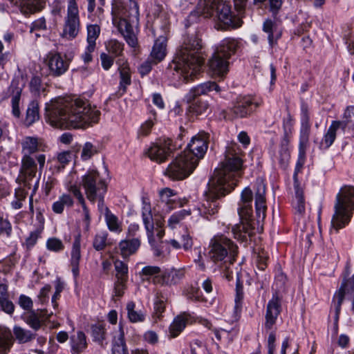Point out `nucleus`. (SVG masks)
Wrapping results in <instances>:
<instances>
[{
    "mask_svg": "<svg viewBox=\"0 0 354 354\" xmlns=\"http://www.w3.org/2000/svg\"><path fill=\"white\" fill-rule=\"evenodd\" d=\"M80 244L81 234L77 233L74 237L71 252V266L72 272L75 277L79 275V264L81 259Z\"/></svg>",
    "mask_w": 354,
    "mask_h": 354,
    "instance_id": "nucleus-27",
    "label": "nucleus"
},
{
    "mask_svg": "<svg viewBox=\"0 0 354 354\" xmlns=\"http://www.w3.org/2000/svg\"><path fill=\"white\" fill-rule=\"evenodd\" d=\"M161 270L158 266H147L142 269L140 274L142 277H145L143 279L148 280L150 277L159 274Z\"/></svg>",
    "mask_w": 354,
    "mask_h": 354,
    "instance_id": "nucleus-61",
    "label": "nucleus"
},
{
    "mask_svg": "<svg viewBox=\"0 0 354 354\" xmlns=\"http://www.w3.org/2000/svg\"><path fill=\"white\" fill-rule=\"evenodd\" d=\"M354 118V105L348 106L343 113V120H333L319 143L320 149H328L335 142L338 130L345 132Z\"/></svg>",
    "mask_w": 354,
    "mask_h": 354,
    "instance_id": "nucleus-9",
    "label": "nucleus"
},
{
    "mask_svg": "<svg viewBox=\"0 0 354 354\" xmlns=\"http://www.w3.org/2000/svg\"><path fill=\"white\" fill-rule=\"evenodd\" d=\"M44 62L48 68L49 75L53 77H59L64 74L70 65V59L65 55L52 51L46 55Z\"/></svg>",
    "mask_w": 354,
    "mask_h": 354,
    "instance_id": "nucleus-15",
    "label": "nucleus"
},
{
    "mask_svg": "<svg viewBox=\"0 0 354 354\" xmlns=\"http://www.w3.org/2000/svg\"><path fill=\"white\" fill-rule=\"evenodd\" d=\"M39 118V105L36 101H32L28 105L26 110V118L24 124L29 127L35 122Z\"/></svg>",
    "mask_w": 354,
    "mask_h": 354,
    "instance_id": "nucleus-44",
    "label": "nucleus"
},
{
    "mask_svg": "<svg viewBox=\"0 0 354 354\" xmlns=\"http://www.w3.org/2000/svg\"><path fill=\"white\" fill-rule=\"evenodd\" d=\"M209 248V257L215 263L224 261L229 254L234 257L237 254V246L224 236L212 239Z\"/></svg>",
    "mask_w": 354,
    "mask_h": 354,
    "instance_id": "nucleus-10",
    "label": "nucleus"
},
{
    "mask_svg": "<svg viewBox=\"0 0 354 354\" xmlns=\"http://www.w3.org/2000/svg\"><path fill=\"white\" fill-rule=\"evenodd\" d=\"M9 91L12 94V113L15 117L19 118L21 115V111L19 109V101L22 91V88L19 86V83L17 81L13 80L10 84Z\"/></svg>",
    "mask_w": 354,
    "mask_h": 354,
    "instance_id": "nucleus-29",
    "label": "nucleus"
},
{
    "mask_svg": "<svg viewBox=\"0 0 354 354\" xmlns=\"http://www.w3.org/2000/svg\"><path fill=\"white\" fill-rule=\"evenodd\" d=\"M112 354H128L124 338V332L121 327L120 328L118 336L113 338Z\"/></svg>",
    "mask_w": 354,
    "mask_h": 354,
    "instance_id": "nucleus-46",
    "label": "nucleus"
},
{
    "mask_svg": "<svg viewBox=\"0 0 354 354\" xmlns=\"http://www.w3.org/2000/svg\"><path fill=\"white\" fill-rule=\"evenodd\" d=\"M91 335L95 342L102 344L106 339V329L103 324H97L91 326Z\"/></svg>",
    "mask_w": 354,
    "mask_h": 354,
    "instance_id": "nucleus-51",
    "label": "nucleus"
},
{
    "mask_svg": "<svg viewBox=\"0 0 354 354\" xmlns=\"http://www.w3.org/2000/svg\"><path fill=\"white\" fill-rule=\"evenodd\" d=\"M245 117L252 115L256 111L257 109L261 104V100L252 95L245 96Z\"/></svg>",
    "mask_w": 354,
    "mask_h": 354,
    "instance_id": "nucleus-45",
    "label": "nucleus"
},
{
    "mask_svg": "<svg viewBox=\"0 0 354 354\" xmlns=\"http://www.w3.org/2000/svg\"><path fill=\"white\" fill-rule=\"evenodd\" d=\"M46 248L50 251L59 252L64 249V245L60 239L53 237L47 240Z\"/></svg>",
    "mask_w": 354,
    "mask_h": 354,
    "instance_id": "nucleus-59",
    "label": "nucleus"
},
{
    "mask_svg": "<svg viewBox=\"0 0 354 354\" xmlns=\"http://www.w3.org/2000/svg\"><path fill=\"white\" fill-rule=\"evenodd\" d=\"M212 91L220 92L221 88L214 82H206L192 88L186 95L185 97L187 100H193L194 98L202 95H207L209 92Z\"/></svg>",
    "mask_w": 354,
    "mask_h": 354,
    "instance_id": "nucleus-25",
    "label": "nucleus"
},
{
    "mask_svg": "<svg viewBox=\"0 0 354 354\" xmlns=\"http://www.w3.org/2000/svg\"><path fill=\"white\" fill-rule=\"evenodd\" d=\"M166 299L162 295L160 292H157L156 295V300L154 302V313L153 315L157 319H160L162 313L165 309Z\"/></svg>",
    "mask_w": 354,
    "mask_h": 354,
    "instance_id": "nucleus-53",
    "label": "nucleus"
},
{
    "mask_svg": "<svg viewBox=\"0 0 354 354\" xmlns=\"http://www.w3.org/2000/svg\"><path fill=\"white\" fill-rule=\"evenodd\" d=\"M12 333L15 339L19 344H26L35 338V334L19 326H14Z\"/></svg>",
    "mask_w": 354,
    "mask_h": 354,
    "instance_id": "nucleus-38",
    "label": "nucleus"
},
{
    "mask_svg": "<svg viewBox=\"0 0 354 354\" xmlns=\"http://www.w3.org/2000/svg\"><path fill=\"white\" fill-rule=\"evenodd\" d=\"M139 21V7L135 1H131L129 10L117 6L113 11V23L131 47L138 44L137 26Z\"/></svg>",
    "mask_w": 354,
    "mask_h": 354,
    "instance_id": "nucleus-5",
    "label": "nucleus"
},
{
    "mask_svg": "<svg viewBox=\"0 0 354 354\" xmlns=\"http://www.w3.org/2000/svg\"><path fill=\"white\" fill-rule=\"evenodd\" d=\"M262 30L268 34V40L270 46L277 44L278 40L281 37L282 29L274 19L267 18L263 23Z\"/></svg>",
    "mask_w": 354,
    "mask_h": 354,
    "instance_id": "nucleus-22",
    "label": "nucleus"
},
{
    "mask_svg": "<svg viewBox=\"0 0 354 354\" xmlns=\"http://www.w3.org/2000/svg\"><path fill=\"white\" fill-rule=\"evenodd\" d=\"M252 249V259L255 261L259 269L264 270L267 267L268 260V252L264 250L259 238L254 239V243L250 245Z\"/></svg>",
    "mask_w": 354,
    "mask_h": 354,
    "instance_id": "nucleus-23",
    "label": "nucleus"
},
{
    "mask_svg": "<svg viewBox=\"0 0 354 354\" xmlns=\"http://www.w3.org/2000/svg\"><path fill=\"white\" fill-rule=\"evenodd\" d=\"M67 190L69 192L68 194H72L73 197L78 201L80 204H83L86 202L80 186L77 185H69L67 187Z\"/></svg>",
    "mask_w": 354,
    "mask_h": 354,
    "instance_id": "nucleus-63",
    "label": "nucleus"
},
{
    "mask_svg": "<svg viewBox=\"0 0 354 354\" xmlns=\"http://www.w3.org/2000/svg\"><path fill=\"white\" fill-rule=\"evenodd\" d=\"M243 151L240 145L232 143L226 149L225 159L215 169L208 183L205 199L198 207L201 216L208 218L218 213V200L228 194L236 185L243 167Z\"/></svg>",
    "mask_w": 354,
    "mask_h": 354,
    "instance_id": "nucleus-1",
    "label": "nucleus"
},
{
    "mask_svg": "<svg viewBox=\"0 0 354 354\" xmlns=\"http://www.w3.org/2000/svg\"><path fill=\"white\" fill-rule=\"evenodd\" d=\"M72 354H80L87 347L86 337L82 331H78L76 335L71 337Z\"/></svg>",
    "mask_w": 354,
    "mask_h": 354,
    "instance_id": "nucleus-32",
    "label": "nucleus"
},
{
    "mask_svg": "<svg viewBox=\"0 0 354 354\" xmlns=\"http://www.w3.org/2000/svg\"><path fill=\"white\" fill-rule=\"evenodd\" d=\"M26 322L34 330H37L41 327V317L35 311L32 310L26 317Z\"/></svg>",
    "mask_w": 354,
    "mask_h": 354,
    "instance_id": "nucleus-56",
    "label": "nucleus"
},
{
    "mask_svg": "<svg viewBox=\"0 0 354 354\" xmlns=\"http://www.w3.org/2000/svg\"><path fill=\"white\" fill-rule=\"evenodd\" d=\"M295 197L292 201V206L295 211L299 214L305 213V198L304 196L303 189L299 183L294 184Z\"/></svg>",
    "mask_w": 354,
    "mask_h": 354,
    "instance_id": "nucleus-37",
    "label": "nucleus"
},
{
    "mask_svg": "<svg viewBox=\"0 0 354 354\" xmlns=\"http://www.w3.org/2000/svg\"><path fill=\"white\" fill-rule=\"evenodd\" d=\"M46 3V0H19L17 2L21 12L26 16L41 11Z\"/></svg>",
    "mask_w": 354,
    "mask_h": 354,
    "instance_id": "nucleus-26",
    "label": "nucleus"
},
{
    "mask_svg": "<svg viewBox=\"0 0 354 354\" xmlns=\"http://www.w3.org/2000/svg\"><path fill=\"white\" fill-rule=\"evenodd\" d=\"M238 47V41L234 39L228 38L223 41L217 52L223 54L225 58H229L234 54Z\"/></svg>",
    "mask_w": 354,
    "mask_h": 354,
    "instance_id": "nucleus-41",
    "label": "nucleus"
},
{
    "mask_svg": "<svg viewBox=\"0 0 354 354\" xmlns=\"http://www.w3.org/2000/svg\"><path fill=\"white\" fill-rule=\"evenodd\" d=\"M174 149V147L170 138H160L148 149V156L151 160L162 162L171 155Z\"/></svg>",
    "mask_w": 354,
    "mask_h": 354,
    "instance_id": "nucleus-17",
    "label": "nucleus"
},
{
    "mask_svg": "<svg viewBox=\"0 0 354 354\" xmlns=\"http://www.w3.org/2000/svg\"><path fill=\"white\" fill-rule=\"evenodd\" d=\"M197 164L182 153L169 164L165 174L172 180H183L190 175Z\"/></svg>",
    "mask_w": 354,
    "mask_h": 354,
    "instance_id": "nucleus-12",
    "label": "nucleus"
},
{
    "mask_svg": "<svg viewBox=\"0 0 354 354\" xmlns=\"http://www.w3.org/2000/svg\"><path fill=\"white\" fill-rule=\"evenodd\" d=\"M0 307L1 310L8 315H12L15 310V306L8 298L0 300Z\"/></svg>",
    "mask_w": 354,
    "mask_h": 354,
    "instance_id": "nucleus-64",
    "label": "nucleus"
},
{
    "mask_svg": "<svg viewBox=\"0 0 354 354\" xmlns=\"http://www.w3.org/2000/svg\"><path fill=\"white\" fill-rule=\"evenodd\" d=\"M238 15H232L226 0H201L197 6L196 13L205 17H214L220 23L223 29L236 28L242 24L243 0H234Z\"/></svg>",
    "mask_w": 354,
    "mask_h": 354,
    "instance_id": "nucleus-4",
    "label": "nucleus"
},
{
    "mask_svg": "<svg viewBox=\"0 0 354 354\" xmlns=\"http://www.w3.org/2000/svg\"><path fill=\"white\" fill-rule=\"evenodd\" d=\"M74 205V201L71 195L68 194H62L58 200L52 205V209L55 214H62L64 207L70 208Z\"/></svg>",
    "mask_w": 354,
    "mask_h": 354,
    "instance_id": "nucleus-36",
    "label": "nucleus"
},
{
    "mask_svg": "<svg viewBox=\"0 0 354 354\" xmlns=\"http://www.w3.org/2000/svg\"><path fill=\"white\" fill-rule=\"evenodd\" d=\"M346 283L343 282L339 290L335 293L333 300V305L335 310V320L338 321L339 315L341 310L342 302L345 298Z\"/></svg>",
    "mask_w": 354,
    "mask_h": 354,
    "instance_id": "nucleus-40",
    "label": "nucleus"
},
{
    "mask_svg": "<svg viewBox=\"0 0 354 354\" xmlns=\"http://www.w3.org/2000/svg\"><path fill=\"white\" fill-rule=\"evenodd\" d=\"M24 156H30L37 152L41 146V140L37 137L26 136L21 142Z\"/></svg>",
    "mask_w": 354,
    "mask_h": 354,
    "instance_id": "nucleus-30",
    "label": "nucleus"
},
{
    "mask_svg": "<svg viewBox=\"0 0 354 354\" xmlns=\"http://www.w3.org/2000/svg\"><path fill=\"white\" fill-rule=\"evenodd\" d=\"M227 58L218 52L214 53L209 62V68L214 75L223 77L228 71Z\"/></svg>",
    "mask_w": 354,
    "mask_h": 354,
    "instance_id": "nucleus-21",
    "label": "nucleus"
},
{
    "mask_svg": "<svg viewBox=\"0 0 354 354\" xmlns=\"http://www.w3.org/2000/svg\"><path fill=\"white\" fill-rule=\"evenodd\" d=\"M149 242L153 250V254L157 257H165L169 254L168 243L160 241L156 243L153 238V230L147 232Z\"/></svg>",
    "mask_w": 354,
    "mask_h": 354,
    "instance_id": "nucleus-31",
    "label": "nucleus"
},
{
    "mask_svg": "<svg viewBox=\"0 0 354 354\" xmlns=\"http://www.w3.org/2000/svg\"><path fill=\"white\" fill-rule=\"evenodd\" d=\"M281 300L278 292L275 291L267 304L264 324L266 330L272 329L276 324L277 319L281 310Z\"/></svg>",
    "mask_w": 354,
    "mask_h": 354,
    "instance_id": "nucleus-19",
    "label": "nucleus"
},
{
    "mask_svg": "<svg viewBox=\"0 0 354 354\" xmlns=\"http://www.w3.org/2000/svg\"><path fill=\"white\" fill-rule=\"evenodd\" d=\"M106 209V215L104 217L109 230L118 233L122 232V226L118 221V217L112 214L109 209Z\"/></svg>",
    "mask_w": 354,
    "mask_h": 354,
    "instance_id": "nucleus-48",
    "label": "nucleus"
},
{
    "mask_svg": "<svg viewBox=\"0 0 354 354\" xmlns=\"http://www.w3.org/2000/svg\"><path fill=\"white\" fill-rule=\"evenodd\" d=\"M243 206H240L238 209V213L240 218V223L239 224H235L232 229V232L234 236V238L240 241L241 243L243 241V236L242 235V232L243 231Z\"/></svg>",
    "mask_w": 354,
    "mask_h": 354,
    "instance_id": "nucleus-49",
    "label": "nucleus"
},
{
    "mask_svg": "<svg viewBox=\"0 0 354 354\" xmlns=\"http://www.w3.org/2000/svg\"><path fill=\"white\" fill-rule=\"evenodd\" d=\"M142 216L147 232L153 231L154 223L151 214V205L145 201L142 202Z\"/></svg>",
    "mask_w": 354,
    "mask_h": 354,
    "instance_id": "nucleus-42",
    "label": "nucleus"
},
{
    "mask_svg": "<svg viewBox=\"0 0 354 354\" xmlns=\"http://www.w3.org/2000/svg\"><path fill=\"white\" fill-rule=\"evenodd\" d=\"M354 212V187L344 185L336 196L334 214L331 219V231L338 232L350 223Z\"/></svg>",
    "mask_w": 354,
    "mask_h": 354,
    "instance_id": "nucleus-7",
    "label": "nucleus"
},
{
    "mask_svg": "<svg viewBox=\"0 0 354 354\" xmlns=\"http://www.w3.org/2000/svg\"><path fill=\"white\" fill-rule=\"evenodd\" d=\"M37 165L35 160L30 156H24L21 160L19 179L25 186L30 185L29 181L36 175Z\"/></svg>",
    "mask_w": 354,
    "mask_h": 354,
    "instance_id": "nucleus-20",
    "label": "nucleus"
},
{
    "mask_svg": "<svg viewBox=\"0 0 354 354\" xmlns=\"http://www.w3.org/2000/svg\"><path fill=\"white\" fill-rule=\"evenodd\" d=\"M311 131L310 114L308 104L301 103V127L299 129V153L293 174L294 184L299 183L298 174L302 171L306 162V151Z\"/></svg>",
    "mask_w": 354,
    "mask_h": 354,
    "instance_id": "nucleus-8",
    "label": "nucleus"
},
{
    "mask_svg": "<svg viewBox=\"0 0 354 354\" xmlns=\"http://www.w3.org/2000/svg\"><path fill=\"white\" fill-rule=\"evenodd\" d=\"M185 275L183 270L172 269L162 275V283L167 285L176 284Z\"/></svg>",
    "mask_w": 354,
    "mask_h": 354,
    "instance_id": "nucleus-43",
    "label": "nucleus"
},
{
    "mask_svg": "<svg viewBox=\"0 0 354 354\" xmlns=\"http://www.w3.org/2000/svg\"><path fill=\"white\" fill-rule=\"evenodd\" d=\"M255 192V208L257 219L253 218L251 207H248V203L252 201L253 192L250 187H245V234L250 236L252 230L263 221L266 217V185L261 178H257L253 185Z\"/></svg>",
    "mask_w": 354,
    "mask_h": 354,
    "instance_id": "nucleus-6",
    "label": "nucleus"
},
{
    "mask_svg": "<svg viewBox=\"0 0 354 354\" xmlns=\"http://www.w3.org/2000/svg\"><path fill=\"white\" fill-rule=\"evenodd\" d=\"M80 29V19L77 3L76 0H68L62 36L68 39H73L77 36Z\"/></svg>",
    "mask_w": 354,
    "mask_h": 354,
    "instance_id": "nucleus-13",
    "label": "nucleus"
},
{
    "mask_svg": "<svg viewBox=\"0 0 354 354\" xmlns=\"http://www.w3.org/2000/svg\"><path fill=\"white\" fill-rule=\"evenodd\" d=\"M124 44L116 39H110L106 44L107 50L115 56H119L123 51Z\"/></svg>",
    "mask_w": 354,
    "mask_h": 354,
    "instance_id": "nucleus-57",
    "label": "nucleus"
},
{
    "mask_svg": "<svg viewBox=\"0 0 354 354\" xmlns=\"http://www.w3.org/2000/svg\"><path fill=\"white\" fill-rule=\"evenodd\" d=\"M202 48V39L197 32L187 33L169 68L180 73L186 81L192 80L201 72L203 64Z\"/></svg>",
    "mask_w": 354,
    "mask_h": 354,
    "instance_id": "nucleus-3",
    "label": "nucleus"
},
{
    "mask_svg": "<svg viewBox=\"0 0 354 354\" xmlns=\"http://www.w3.org/2000/svg\"><path fill=\"white\" fill-rule=\"evenodd\" d=\"M189 105L188 111L189 113L196 115L205 113L209 108V104L206 100L196 97L193 100H187Z\"/></svg>",
    "mask_w": 354,
    "mask_h": 354,
    "instance_id": "nucleus-39",
    "label": "nucleus"
},
{
    "mask_svg": "<svg viewBox=\"0 0 354 354\" xmlns=\"http://www.w3.org/2000/svg\"><path fill=\"white\" fill-rule=\"evenodd\" d=\"M153 36L158 37L152 48L149 58L154 64L164 59L167 55V39L169 34V22L165 21L159 29L153 30Z\"/></svg>",
    "mask_w": 354,
    "mask_h": 354,
    "instance_id": "nucleus-14",
    "label": "nucleus"
},
{
    "mask_svg": "<svg viewBox=\"0 0 354 354\" xmlns=\"http://www.w3.org/2000/svg\"><path fill=\"white\" fill-rule=\"evenodd\" d=\"M12 344L11 331L6 327L0 326V354L8 353Z\"/></svg>",
    "mask_w": 354,
    "mask_h": 354,
    "instance_id": "nucleus-33",
    "label": "nucleus"
},
{
    "mask_svg": "<svg viewBox=\"0 0 354 354\" xmlns=\"http://www.w3.org/2000/svg\"><path fill=\"white\" fill-rule=\"evenodd\" d=\"M87 38L86 41L91 48L96 46V39L100 33V27L97 24H90L87 26Z\"/></svg>",
    "mask_w": 354,
    "mask_h": 354,
    "instance_id": "nucleus-50",
    "label": "nucleus"
},
{
    "mask_svg": "<svg viewBox=\"0 0 354 354\" xmlns=\"http://www.w3.org/2000/svg\"><path fill=\"white\" fill-rule=\"evenodd\" d=\"M82 185L87 199L94 203L96 198L104 195L107 190L106 185L97 171H92L82 177Z\"/></svg>",
    "mask_w": 354,
    "mask_h": 354,
    "instance_id": "nucleus-11",
    "label": "nucleus"
},
{
    "mask_svg": "<svg viewBox=\"0 0 354 354\" xmlns=\"http://www.w3.org/2000/svg\"><path fill=\"white\" fill-rule=\"evenodd\" d=\"M160 199L162 202L165 203L169 209H173L170 204L174 201L171 198L174 196V191L169 188H165L160 192Z\"/></svg>",
    "mask_w": 354,
    "mask_h": 354,
    "instance_id": "nucleus-62",
    "label": "nucleus"
},
{
    "mask_svg": "<svg viewBox=\"0 0 354 354\" xmlns=\"http://www.w3.org/2000/svg\"><path fill=\"white\" fill-rule=\"evenodd\" d=\"M190 214L191 212L186 209H181L174 213L168 219V226L171 228H175L181 221Z\"/></svg>",
    "mask_w": 354,
    "mask_h": 354,
    "instance_id": "nucleus-52",
    "label": "nucleus"
},
{
    "mask_svg": "<svg viewBox=\"0 0 354 354\" xmlns=\"http://www.w3.org/2000/svg\"><path fill=\"white\" fill-rule=\"evenodd\" d=\"M140 246V241L138 238L122 240L119 243L118 249L123 258H128L134 254Z\"/></svg>",
    "mask_w": 354,
    "mask_h": 354,
    "instance_id": "nucleus-28",
    "label": "nucleus"
},
{
    "mask_svg": "<svg viewBox=\"0 0 354 354\" xmlns=\"http://www.w3.org/2000/svg\"><path fill=\"white\" fill-rule=\"evenodd\" d=\"M47 122L60 129L86 128L98 122L100 111L88 102L79 99L56 97L46 104Z\"/></svg>",
    "mask_w": 354,
    "mask_h": 354,
    "instance_id": "nucleus-2",
    "label": "nucleus"
},
{
    "mask_svg": "<svg viewBox=\"0 0 354 354\" xmlns=\"http://www.w3.org/2000/svg\"><path fill=\"white\" fill-rule=\"evenodd\" d=\"M243 292L241 281V273L237 272L236 283V296L234 306L232 313V322H236L241 317Z\"/></svg>",
    "mask_w": 354,
    "mask_h": 354,
    "instance_id": "nucleus-24",
    "label": "nucleus"
},
{
    "mask_svg": "<svg viewBox=\"0 0 354 354\" xmlns=\"http://www.w3.org/2000/svg\"><path fill=\"white\" fill-rule=\"evenodd\" d=\"M294 123L295 122L292 116L290 113H288L287 116L283 119V129L284 135L279 150V162L281 165H286L290 157L288 146L290 142L289 134L292 133Z\"/></svg>",
    "mask_w": 354,
    "mask_h": 354,
    "instance_id": "nucleus-18",
    "label": "nucleus"
},
{
    "mask_svg": "<svg viewBox=\"0 0 354 354\" xmlns=\"http://www.w3.org/2000/svg\"><path fill=\"white\" fill-rule=\"evenodd\" d=\"M127 315L131 322H142L145 319V314L140 310H136V305L133 301L127 304Z\"/></svg>",
    "mask_w": 354,
    "mask_h": 354,
    "instance_id": "nucleus-47",
    "label": "nucleus"
},
{
    "mask_svg": "<svg viewBox=\"0 0 354 354\" xmlns=\"http://www.w3.org/2000/svg\"><path fill=\"white\" fill-rule=\"evenodd\" d=\"M208 147L207 136L205 134H198L192 138L187 148L183 151L185 156L192 160L198 165L199 160L203 158Z\"/></svg>",
    "mask_w": 354,
    "mask_h": 354,
    "instance_id": "nucleus-16",
    "label": "nucleus"
},
{
    "mask_svg": "<svg viewBox=\"0 0 354 354\" xmlns=\"http://www.w3.org/2000/svg\"><path fill=\"white\" fill-rule=\"evenodd\" d=\"M107 236L108 233L106 232L97 233L93 242V248L97 251L104 250L106 245Z\"/></svg>",
    "mask_w": 354,
    "mask_h": 354,
    "instance_id": "nucleus-54",
    "label": "nucleus"
},
{
    "mask_svg": "<svg viewBox=\"0 0 354 354\" xmlns=\"http://www.w3.org/2000/svg\"><path fill=\"white\" fill-rule=\"evenodd\" d=\"M118 71L120 75V86L125 92L127 86L131 84L130 70L127 62L123 59H118Z\"/></svg>",
    "mask_w": 354,
    "mask_h": 354,
    "instance_id": "nucleus-35",
    "label": "nucleus"
},
{
    "mask_svg": "<svg viewBox=\"0 0 354 354\" xmlns=\"http://www.w3.org/2000/svg\"><path fill=\"white\" fill-rule=\"evenodd\" d=\"M115 269L117 279L122 280V281H127L128 278L127 265L121 261H116L115 262Z\"/></svg>",
    "mask_w": 354,
    "mask_h": 354,
    "instance_id": "nucleus-55",
    "label": "nucleus"
},
{
    "mask_svg": "<svg viewBox=\"0 0 354 354\" xmlns=\"http://www.w3.org/2000/svg\"><path fill=\"white\" fill-rule=\"evenodd\" d=\"M283 3V0H266V6L274 19H276L277 15L281 10Z\"/></svg>",
    "mask_w": 354,
    "mask_h": 354,
    "instance_id": "nucleus-60",
    "label": "nucleus"
},
{
    "mask_svg": "<svg viewBox=\"0 0 354 354\" xmlns=\"http://www.w3.org/2000/svg\"><path fill=\"white\" fill-rule=\"evenodd\" d=\"M187 321L188 316L185 313L176 317L169 328V336L176 337L185 329Z\"/></svg>",
    "mask_w": 354,
    "mask_h": 354,
    "instance_id": "nucleus-34",
    "label": "nucleus"
},
{
    "mask_svg": "<svg viewBox=\"0 0 354 354\" xmlns=\"http://www.w3.org/2000/svg\"><path fill=\"white\" fill-rule=\"evenodd\" d=\"M97 153V147L93 145L91 142H87L83 146L82 151L81 153V158L83 160H87Z\"/></svg>",
    "mask_w": 354,
    "mask_h": 354,
    "instance_id": "nucleus-58",
    "label": "nucleus"
}]
</instances>
